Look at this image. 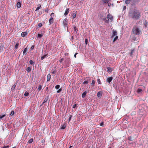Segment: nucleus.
<instances>
[{
  "mask_svg": "<svg viewBox=\"0 0 148 148\" xmlns=\"http://www.w3.org/2000/svg\"><path fill=\"white\" fill-rule=\"evenodd\" d=\"M129 16L134 20H137L140 17V14L137 10H132L129 12Z\"/></svg>",
  "mask_w": 148,
  "mask_h": 148,
  "instance_id": "nucleus-1",
  "label": "nucleus"
},
{
  "mask_svg": "<svg viewBox=\"0 0 148 148\" xmlns=\"http://www.w3.org/2000/svg\"><path fill=\"white\" fill-rule=\"evenodd\" d=\"M132 32H133V34L135 35H139L140 32V31L139 29L137 27H134L132 30Z\"/></svg>",
  "mask_w": 148,
  "mask_h": 148,
  "instance_id": "nucleus-2",
  "label": "nucleus"
},
{
  "mask_svg": "<svg viewBox=\"0 0 148 148\" xmlns=\"http://www.w3.org/2000/svg\"><path fill=\"white\" fill-rule=\"evenodd\" d=\"M70 62V60L69 58H68L65 60L64 62V65L66 67H68L69 66V64Z\"/></svg>",
  "mask_w": 148,
  "mask_h": 148,
  "instance_id": "nucleus-3",
  "label": "nucleus"
},
{
  "mask_svg": "<svg viewBox=\"0 0 148 148\" xmlns=\"http://www.w3.org/2000/svg\"><path fill=\"white\" fill-rule=\"evenodd\" d=\"M63 24L65 28H66L67 31L68 30V20L66 18H65L63 21Z\"/></svg>",
  "mask_w": 148,
  "mask_h": 148,
  "instance_id": "nucleus-4",
  "label": "nucleus"
},
{
  "mask_svg": "<svg viewBox=\"0 0 148 148\" xmlns=\"http://www.w3.org/2000/svg\"><path fill=\"white\" fill-rule=\"evenodd\" d=\"M4 45L3 44H0V53L4 50Z\"/></svg>",
  "mask_w": 148,
  "mask_h": 148,
  "instance_id": "nucleus-5",
  "label": "nucleus"
},
{
  "mask_svg": "<svg viewBox=\"0 0 148 148\" xmlns=\"http://www.w3.org/2000/svg\"><path fill=\"white\" fill-rule=\"evenodd\" d=\"M117 35V32L116 31H113L112 33V36L111 37L113 38L114 36H116Z\"/></svg>",
  "mask_w": 148,
  "mask_h": 148,
  "instance_id": "nucleus-6",
  "label": "nucleus"
},
{
  "mask_svg": "<svg viewBox=\"0 0 148 148\" xmlns=\"http://www.w3.org/2000/svg\"><path fill=\"white\" fill-rule=\"evenodd\" d=\"M108 18L109 20V19L111 21H112L113 19V18L112 16L110 15V14H108Z\"/></svg>",
  "mask_w": 148,
  "mask_h": 148,
  "instance_id": "nucleus-7",
  "label": "nucleus"
},
{
  "mask_svg": "<svg viewBox=\"0 0 148 148\" xmlns=\"http://www.w3.org/2000/svg\"><path fill=\"white\" fill-rule=\"evenodd\" d=\"M73 27L74 29V30L75 34H77V32L78 30V29L76 28V26L75 25H73Z\"/></svg>",
  "mask_w": 148,
  "mask_h": 148,
  "instance_id": "nucleus-8",
  "label": "nucleus"
},
{
  "mask_svg": "<svg viewBox=\"0 0 148 148\" xmlns=\"http://www.w3.org/2000/svg\"><path fill=\"white\" fill-rule=\"evenodd\" d=\"M27 34V32H23L21 33V36L22 37H24L26 36Z\"/></svg>",
  "mask_w": 148,
  "mask_h": 148,
  "instance_id": "nucleus-9",
  "label": "nucleus"
},
{
  "mask_svg": "<svg viewBox=\"0 0 148 148\" xmlns=\"http://www.w3.org/2000/svg\"><path fill=\"white\" fill-rule=\"evenodd\" d=\"M88 92L87 90H86L82 94V97L83 98H84L86 96V94Z\"/></svg>",
  "mask_w": 148,
  "mask_h": 148,
  "instance_id": "nucleus-10",
  "label": "nucleus"
},
{
  "mask_svg": "<svg viewBox=\"0 0 148 148\" xmlns=\"http://www.w3.org/2000/svg\"><path fill=\"white\" fill-rule=\"evenodd\" d=\"M112 79V77H109L107 78V81L109 83H110L111 82Z\"/></svg>",
  "mask_w": 148,
  "mask_h": 148,
  "instance_id": "nucleus-11",
  "label": "nucleus"
},
{
  "mask_svg": "<svg viewBox=\"0 0 148 148\" xmlns=\"http://www.w3.org/2000/svg\"><path fill=\"white\" fill-rule=\"evenodd\" d=\"M102 93L101 92H99L97 93V96L98 97H100L102 95Z\"/></svg>",
  "mask_w": 148,
  "mask_h": 148,
  "instance_id": "nucleus-12",
  "label": "nucleus"
},
{
  "mask_svg": "<svg viewBox=\"0 0 148 148\" xmlns=\"http://www.w3.org/2000/svg\"><path fill=\"white\" fill-rule=\"evenodd\" d=\"M76 11H73V14L72 15L73 18H75L76 17V14L75 13Z\"/></svg>",
  "mask_w": 148,
  "mask_h": 148,
  "instance_id": "nucleus-13",
  "label": "nucleus"
},
{
  "mask_svg": "<svg viewBox=\"0 0 148 148\" xmlns=\"http://www.w3.org/2000/svg\"><path fill=\"white\" fill-rule=\"evenodd\" d=\"M69 8H67L66 9V11H65V12L64 14V15L66 16L68 14V13L69 12Z\"/></svg>",
  "mask_w": 148,
  "mask_h": 148,
  "instance_id": "nucleus-14",
  "label": "nucleus"
},
{
  "mask_svg": "<svg viewBox=\"0 0 148 148\" xmlns=\"http://www.w3.org/2000/svg\"><path fill=\"white\" fill-rule=\"evenodd\" d=\"M51 76L50 74H48V75H47V82L50 80V79H51Z\"/></svg>",
  "mask_w": 148,
  "mask_h": 148,
  "instance_id": "nucleus-15",
  "label": "nucleus"
},
{
  "mask_svg": "<svg viewBox=\"0 0 148 148\" xmlns=\"http://www.w3.org/2000/svg\"><path fill=\"white\" fill-rule=\"evenodd\" d=\"M44 33H42L41 34H38V37L40 38H42V37Z\"/></svg>",
  "mask_w": 148,
  "mask_h": 148,
  "instance_id": "nucleus-16",
  "label": "nucleus"
},
{
  "mask_svg": "<svg viewBox=\"0 0 148 148\" xmlns=\"http://www.w3.org/2000/svg\"><path fill=\"white\" fill-rule=\"evenodd\" d=\"M16 6H17V8H20L21 6V3L19 2H18L17 3Z\"/></svg>",
  "mask_w": 148,
  "mask_h": 148,
  "instance_id": "nucleus-17",
  "label": "nucleus"
},
{
  "mask_svg": "<svg viewBox=\"0 0 148 148\" xmlns=\"http://www.w3.org/2000/svg\"><path fill=\"white\" fill-rule=\"evenodd\" d=\"M110 0H103L102 1L103 3H107L108 4V3L109 2Z\"/></svg>",
  "mask_w": 148,
  "mask_h": 148,
  "instance_id": "nucleus-18",
  "label": "nucleus"
},
{
  "mask_svg": "<svg viewBox=\"0 0 148 148\" xmlns=\"http://www.w3.org/2000/svg\"><path fill=\"white\" fill-rule=\"evenodd\" d=\"M27 51V48H26L25 49H24V50L23 51V54L24 55V54H26Z\"/></svg>",
  "mask_w": 148,
  "mask_h": 148,
  "instance_id": "nucleus-19",
  "label": "nucleus"
},
{
  "mask_svg": "<svg viewBox=\"0 0 148 148\" xmlns=\"http://www.w3.org/2000/svg\"><path fill=\"white\" fill-rule=\"evenodd\" d=\"M103 20L106 23H108L109 22V20L108 19V18H103Z\"/></svg>",
  "mask_w": 148,
  "mask_h": 148,
  "instance_id": "nucleus-20",
  "label": "nucleus"
},
{
  "mask_svg": "<svg viewBox=\"0 0 148 148\" xmlns=\"http://www.w3.org/2000/svg\"><path fill=\"white\" fill-rule=\"evenodd\" d=\"M16 84H14L12 87L11 88V90H13L14 89L16 85Z\"/></svg>",
  "mask_w": 148,
  "mask_h": 148,
  "instance_id": "nucleus-21",
  "label": "nucleus"
},
{
  "mask_svg": "<svg viewBox=\"0 0 148 148\" xmlns=\"http://www.w3.org/2000/svg\"><path fill=\"white\" fill-rule=\"evenodd\" d=\"M33 141V138L30 139L28 141V143L30 144Z\"/></svg>",
  "mask_w": 148,
  "mask_h": 148,
  "instance_id": "nucleus-22",
  "label": "nucleus"
},
{
  "mask_svg": "<svg viewBox=\"0 0 148 148\" xmlns=\"http://www.w3.org/2000/svg\"><path fill=\"white\" fill-rule=\"evenodd\" d=\"M66 127V125L65 124H64L61 127V129H64Z\"/></svg>",
  "mask_w": 148,
  "mask_h": 148,
  "instance_id": "nucleus-23",
  "label": "nucleus"
},
{
  "mask_svg": "<svg viewBox=\"0 0 148 148\" xmlns=\"http://www.w3.org/2000/svg\"><path fill=\"white\" fill-rule=\"evenodd\" d=\"M142 91V89H140V88H138L137 90L138 93H139L141 92Z\"/></svg>",
  "mask_w": 148,
  "mask_h": 148,
  "instance_id": "nucleus-24",
  "label": "nucleus"
},
{
  "mask_svg": "<svg viewBox=\"0 0 148 148\" xmlns=\"http://www.w3.org/2000/svg\"><path fill=\"white\" fill-rule=\"evenodd\" d=\"M31 68L29 67H28L26 69L27 71L28 72H30L31 71Z\"/></svg>",
  "mask_w": 148,
  "mask_h": 148,
  "instance_id": "nucleus-25",
  "label": "nucleus"
},
{
  "mask_svg": "<svg viewBox=\"0 0 148 148\" xmlns=\"http://www.w3.org/2000/svg\"><path fill=\"white\" fill-rule=\"evenodd\" d=\"M107 70L108 72H111L112 71V69L110 67H108L107 68Z\"/></svg>",
  "mask_w": 148,
  "mask_h": 148,
  "instance_id": "nucleus-26",
  "label": "nucleus"
},
{
  "mask_svg": "<svg viewBox=\"0 0 148 148\" xmlns=\"http://www.w3.org/2000/svg\"><path fill=\"white\" fill-rule=\"evenodd\" d=\"M48 99V98H46L44 99V101L42 103V104H43L44 103L46 102L47 101Z\"/></svg>",
  "mask_w": 148,
  "mask_h": 148,
  "instance_id": "nucleus-27",
  "label": "nucleus"
},
{
  "mask_svg": "<svg viewBox=\"0 0 148 148\" xmlns=\"http://www.w3.org/2000/svg\"><path fill=\"white\" fill-rule=\"evenodd\" d=\"M41 7V5H39V6H38V7H37L35 10L36 11H37L38 10H39L40 8Z\"/></svg>",
  "mask_w": 148,
  "mask_h": 148,
  "instance_id": "nucleus-28",
  "label": "nucleus"
},
{
  "mask_svg": "<svg viewBox=\"0 0 148 148\" xmlns=\"http://www.w3.org/2000/svg\"><path fill=\"white\" fill-rule=\"evenodd\" d=\"M18 45H19L18 43H16V44L15 46V47L14 48L15 49H17L18 47Z\"/></svg>",
  "mask_w": 148,
  "mask_h": 148,
  "instance_id": "nucleus-29",
  "label": "nucleus"
},
{
  "mask_svg": "<svg viewBox=\"0 0 148 148\" xmlns=\"http://www.w3.org/2000/svg\"><path fill=\"white\" fill-rule=\"evenodd\" d=\"M118 38V36H116L113 40V42H114Z\"/></svg>",
  "mask_w": 148,
  "mask_h": 148,
  "instance_id": "nucleus-30",
  "label": "nucleus"
},
{
  "mask_svg": "<svg viewBox=\"0 0 148 148\" xmlns=\"http://www.w3.org/2000/svg\"><path fill=\"white\" fill-rule=\"evenodd\" d=\"M42 86L41 85H39L38 86V89L39 91H40L42 89Z\"/></svg>",
  "mask_w": 148,
  "mask_h": 148,
  "instance_id": "nucleus-31",
  "label": "nucleus"
},
{
  "mask_svg": "<svg viewBox=\"0 0 148 148\" xmlns=\"http://www.w3.org/2000/svg\"><path fill=\"white\" fill-rule=\"evenodd\" d=\"M131 0H126L125 1V3L126 4H129L130 3Z\"/></svg>",
  "mask_w": 148,
  "mask_h": 148,
  "instance_id": "nucleus-32",
  "label": "nucleus"
},
{
  "mask_svg": "<svg viewBox=\"0 0 148 148\" xmlns=\"http://www.w3.org/2000/svg\"><path fill=\"white\" fill-rule=\"evenodd\" d=\"M53 22V20L51 21L49 20V25H50Z\"/></svg>",
  "mask_w": 148,
  "mask_h": 148,
  "instance_id": "nucleus-33",
  "label": "nucleus"
},
{
  "mask_svg": "<svg viewBox=\"0 0 148 148\" xmlns=\"http://www.w3.org/2000/svg\"><path fill=\"white\" fill-rule=\"evenodd\" d=\"M28 95L29 93L27 92H26L24 94L25 96H28Z\"/></svg>",
  "mask_w": 148,
  "mask_h": 148,
  "instance_id": "nucleus-34",
  "label": "nucleus"
},
{
  "mask_svg": "<svg viewBox=\"0 0 148 148\" xmlns=\"http://www.w3.org/2000/svg\"><path fill=\"white\" fill-rule=\"evenodd\" d=\"M46 56H47L46 55H45L42 56L41 57V60H43L46 57Z\"/></svg>",
  "mask_w": 148,
  "mask_h": 148,
  "instance_id": "nucleus-35",
  "label": "nucleus"
},
{
  "mask_svg": "<svg viewBox=\"0 0 148 148\" xmlns=\"http://www.w3.org/2000/svg\"><path fill=\"white\" fill-rule=\"evenodd\" d=\"M60 87V86L59 85H57L56 86L55 88L56 89H58V88H59Z\"/></svg>",
  "mask_w": 148,
  "mask_h": 148,
  "instance_id": "nucleus-36",
  "label": "nucleus"
},
{
  "mask_svg": "<svg viewBox=\"0 0 148 148\" xmlns=\"http://www.w3.org/2000/svg\"><path fill=\"white\" fill-rule=\"evenodd\" d=\"M5 116V115L4 114L3 115H0V120L2 118H3Z\"/></svg>",
  "mask_w": 148,
  "mask_h": 148,
  "instance_id": "nucleus-37",
  "label": "nucleus"
},
{
  "mask_svg": "<svg viewBox=\"0 0 148 148\" xmlns=\"http://www.w3.org/2000/svg\"><path fill=\"white\" fill-rule=\"evenodd\" d=\"M29 63L31 64H33L34 63V62L32 60H30L29 61Z\"/></svg>",
  "mask_w": 148,
  "mask_h": 148,
  "instance_id": "nucleus-38",
  "label": "nucleus"
},
{
  "mask_svg": "<svg viewBox=\"0 0 148 148\" xmlns=\"http://www.w3.org/2000/svg\"><path fill=\"white\" fill-rule=\"evenodd\" d=\"M14 111H12L10 113V115L11 116H12V115H13L14 114Z\"/></svg>",
  "mask_w": 148,
  "mask_h": 148,
  "instance_id": "nucleus-39",
  "label": "nucleus"
},
{
  "mask_svg": "<svg viewBox=\"0 0 148 148\" xmlns=\"http://www.w3.org/2000/svg\"><path fill=\"white\" fill-rule=\"evenodd\" d=\"M62 89L61 88H60V89H59L58 90H57V93H59L60 92H61L62 91Z\"/></svg>",
  "mask_w": 148,
  "mask_h": 148,
  "instance_id": "nucleus-40",
  "label": "nucleus"
},
{
  "mask_svg": "<svg viewBox=\"0 0 148 148\" xmlns=\"http://www.w3.org/2000/svg\"><path fill=\"white\" fill-rule=\"evenodd\" d=\"M50 16L51 17H54V14L53 13H52L50 15Z\"/></svg>",
  "mask_w": 148,
  "mask_h": 148,
  "instance_id": "nucleus-41",
  "label": "nucleus"
},
{
  "mask_svg": "<svg viewBox=\"0 0 148 148\" xmlns=\"http://www.w3.org/2000/svg\"><path fill=\"white\" fill-rule=\"evenodd\" d=\"M88 82L87 81H84V82L83 83V84H88Z\"/></svg>",
  "mask_w": 148,
  "mask_h": 148,
  "instance_id": "nucleus-42",
  "label": "nucleus"
},
{
  "mask_svg": "<svg viewBox=\"0 0 148 148\" xmlns=\"http://www.w3.org/2000/svg\"><path fill=\"white\" fill-rule=\"evenodd\" d=\"M95 80H92V84H95Z\"/></svg>",
  "mask_w": 148,
  "mask_h": 148,
  "instance_id": "nucleus-43",
  "label": "nucleus"
},
{
  "mask_svg": "<svg viewBox=\"0 0 148 148\" xmlns=\"http://www.w3.org/2000/svg\"><path fill=\"white\" fill-rule=\"evenodd\" d=\"M48 11H49V9L47 8H46L45 10V12H47V13L48 12Z\"/></svg>",
  "mask_w": 148,
  "mask_h": 148,
  "instance_id": "nucleus-44",
  "label": "nucleus"
},
{
  "mask_svg": "<svg viewBox=\"0 0 148 148\" xmlns=\"http://www.w3.org/2000/svg\"><path fill=\"white\" fill-rule=\"evenodd\" d=\"M72 116L71 115H70L69 116V122L70 121L71 119V118L72 117Z\"/></svg>",
  "mask_w": 148,
  "mask_h": 148,
  "instance_id": "nucleus-45",
  "label": "nucleus"
},
{
  "mask_svg": "<svg viewBox=\"0 0 148 148\" xmlns=\"http://www.w3.org/2000/svg\"><path fill=\"white\" fill-rule=\"evenodd\" d=\"M85 44L86 45L88 43V39H85Z\"/></svg>",
  "mask_w": 148,
  "mask_h": 148,
  "instance_id": "nucleus-46",
  "label": "nucleus"
},
{
  "mask_svg": "<svg viewBox=\"0 0 148 148\" xmlns=\"http://www.w3.org/2000/svg\"><path fill=\"white\" fill-rule=\"evenodd\" d=\"M38 26L39 27H41L42 26V24L41 23H40L38 24Z\"/></svg>",
  "mask_w": 148,
  "mask_h": 148,
  "instance_id": "nucleus-47",
  "label": "nucleus"
},
{
  "mask_svg": "<svg viewBox=\"0 0 148 148\" xmlns=\"http://www.w3.org/2000/svg\"><path fill=\"white\" fill-rule=\"evenodd\" d=\"M97 81L99 84H101V82L99 79H98L97 80Z\"/></svg>",
  "mask_w": 148,
  "mask_h": 148,
  "instance_id": "nucleus-48",
  "label": "nucleus"
},
{
  "mask_svg": "<svg viewBox=\"0 0 148 148\" xmlns=\"http://www.w3.org/2000/svg\"><path fill=\"white\" fill-rule=\"evenodd\" d=\"M34 45H33L31 47V49L32 50H33L34 49Z\"/></svg>",
  "mask_w": 148,
  "mask_h": 148,
  "instance_id": "nucleus-49",
  "label": "nucleus"
},
{
  "mask_svg": "<svg viewBox=\"0 0 148 148\" xmlns=\"http://www.w3.org/2000/svg\"><path fill=\"white\" fill-rule=\"evenodd\" d=\"M134 52V50H132L131 51V52L130 53V55L131 56H132V54H133V53Z\"/></svg>",
  "mask_w": 148,
  "mask_h": 148,
  "instance_id": "nucleus-50",
  "label": "nucleus"
},
{
  "mask_svg": "<svg viewBox=\"0 0 148 148\" xmlns=\"http://www.w3.org/2000/svg\"><path fill=\"white\" fill-rule=\"evenodd\" d=\"M63 60H64V58H62L60 60V62L61 63Z\"/></svg>",
  "mask_w": 148,
  "mask_h": 148,
  "instance_id": "nucleus-51",
  "label": "nucleus"
},
{
  "mask_svg": "<svg viewBox=\"0 0 148 148\" xmlns=\"http://www.w3.org/2000/svg\"><path fill=\"white\" fill-rule=\"evenodd\" d=\"M56 71L54 70L53 71H52V73L53 74H55V73H56Z\"/></svg>",
  "mask_w": 148,
  "mask_h": 148,
  "instance_id": "nucleus-52",
  "label": "nucleus"
},
{
  "mask_svg": "<svg viewBox=\"0 0 148 148\" xmlns=\"http://www.w3.org/2000/svg\"><path fill=\"white\" fill-rule=\"evenodd\" d=\"M53 17H51H51L49 19V20H51V21H52V20H53Z\"/></svg>",
  "mask_w": 148,
  "mask_h": 148,
  "instance_id": "nucleus-53",
  "label": "nucleus"
},
{
  "mask_svg": "<svg viewBox=\"0 0 148 148\" xmlns=\"http://www.w3.org/2000/svg\"><path fill=\"white\" fill-rule=\"evenodd\" d=\"M73 36H72L71 37V40H73Z\"/></svg>",
  "mask_w": 148,
  "mask_h": 148,
  "instance_id": "nucleus-54",
  "label": "nucleus"
},
{
  "mask_svg": "<svg viewBox=\"0 0 148 148\" xmlns=\"http://www.w3.org/2000/svg\"><path fill=\"white\" fill-rule=\"evenodd\" d=\"M77 54H78V53H76L75 54V55H74V57H75V58H76V55H77Z\"/></svg>",
  "mask_w": 148,
  "mask_h": 148,
  "instance_id": "nucleus-55",
  "label": "nucleus"
},
{
  "mask_svg": "<svg viewBox=\"0 0 148 148\" xmlns=\"http://www.w3.org/2000/svg\"><path fill=\"white\" fill-rule=\"evenodd\" d=\"M76 104H74L73 107V108H75L76 106Z\"/></svg>",
  "mask_w": 148,
  "mask_h": 148,
  "instance_id": "nucleus-56",
  "label": "nucleus"
},
{
  "mask_svg": "<svg viewBox=\"0 0 148 148\" xmlns=\"http://www.w3.org/2000/svg\"><path fill=\"white\" fill-rule=\"evenodd\" d=\"M126 9V7L125 6H124L123 8V10H124Z\"/></svg>",
  "mask_w": 148,
  "mask_h": 148,
  "instance_id": "nucleus-57",
  "label": "nucleus"
},
{
  "mask_svg": "<svg viewBox=\"0 0 148 148\" xmlns=\"http://www.w3.org/2000/svg\"><path fill=\"white\" fill-rule=\"evenodd\" d=\"M108 6H110L111 5V3H109V2H108Z\"/></svg>",
  "mask_w": 148,
  "mask_h": 148,
  "instance_id": "nucleus-58",
  "label": "nucleus"
},
{
  "mask_svg": "<svg viewBox=\"0 0 148 148\" xmlns=\"http://www.w3.org/2000/svg\"><path fill=\"white\" fill-rule=\"evenodd\" d=\"M9 147V146H6L5 147L6 148H8Z\"/></svg>",
  "mask_w": 148,
  "mask_h": 148,
  "instance_id": "nucleus-59",
  "label": "nucleus"
},
{
  "mask_svg": "<svg viewBox=\"0 0 148 148\" xmlns=\"http://www.w3.org/2000/svg\"><path fill=\"white\" fill-rule=\"evenodd\" d=\"M103 122H102V123H101L100 125L101 126H102L103 125Z\"/></svg>",
  "mask_w": 148,
  "mask_h": 148,
  "instance_id": "nucleus-60",
  "label": "nucleus"
},
{
  "mask_svg": "<svg viewBox=\"0 0 148 148\" xmlns=\"http://www.w3.org/2000/svg\"><path fill=\"white\" fill-rule=\"evenodd\" d=\"M44 141L43 140H42V143H44Z\"/></svg>",
  "mask_w": 148,
  "mask_h": 148,
  "instance_id": "nucleus-61",
  "label": "nucleus"
},
{
  "mask_svg": "<svg viewBox=\"0 0 148 148\" xmlns=\"http://www.w3.org/2000/svg\"><path fill=\"white\" fill-rule=\"evenodd\" d=\"M73 147V146H71L70 147V148H71V147Z\"/></svg>",
  "mask_w": 148,
  "mask_h": 148,
  "instance_id": "nucleus-62",
  "label": "nucleus"
},
{
  "mask_svg": "<svg viewBox=\"0 0 148 148\" xmlns=\"http://www.w3.org/2000/svg\"><path fill=\"white\" fill-rule=\"evenodd\" d=\"M12 148H16V147H13Z\"/></svg>",
  "mask_w": 148,
  "mask_h": 148,
  "instance_id": "nucleus-63",
  "label": "nucleus"
}]
</instances>
